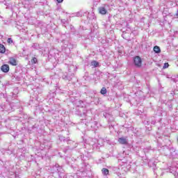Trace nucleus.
I'll use <instances>...</instances> for the list:
<instances>
[{
    "instance_id": "11",
    "label": "nucleus",
    "mask_w": 178,
    "mask_h": 178,
    "mask_svg": "<svg viewBox=\"0 0 178 178\" xmlns=\"http://www.w3.org/2000/svg\"><path fill=\"white\" fill-rule=\"evenodd\" d=\"M9 63L10 65H12V66H17V61H16L15 58H10Z\"/></svg>"
},
{
    "instance_id": "17",
    "label": "nucleus",
    "mask_w": 178,
    "mask_h": 178,
    "mask_svg": "<svg viewBox=\"0 0 178 178\" xmlns=\"http://www.w3.org/2000/svg\"><path fill=\"white\" fill-rule=\"evenodd\" d=\"M5 111L7 112H10V111H12V106L10 104H6L5 106Z\"/></svg>"
},
{
    "instance_id": "14",
    "label": "nucleus",
    "mask_w": 178,
    "mask_h": 178,
    "mask_svg": "<svg viewBox=\"0 0 178 178\" xmlns=\"http://www.w3.org/2000/svg\"><path fill=\"white\" fill-rule=\"evenodd\" d=\"M6 51V49L5 48V46L2 44H0V54H5Z\"/></svg>"
},
{
    "instance_id": "27",
    "label": "nucleus",
    "mask_w": 178,
    "mask_h": 178,
    "mask_svg": "<svg viewBox=\"0 0 178 178\" xmlns=\"http://www.w3.org/2000/svg\"><path fill=\"white\" fill-rule=\"evenodd\" d=\"M64 152H65V154H66V153L67 152V149H65L64 150Z\"/></svg>"
},
{
    "instance_id": "24",
    "label": "nucleus",
    "mask_w": 178,
    "mask_h": 178,
    "mask_svg": "<svg viewBox=\"0 0 178 178\" xmlns=\"http://www.w3.org/2000/svg\"><path fill=\"white\" fill-rule=\"evenodd\" d=\"M61 23H63V24H66L67 22L65 19H61Z\"/></svg>"
},
{
    "instance_id": "25",
    "label": "nucleus",
    "mask_w": 178,
    "mask_h": 178,
    "mask_svg": "<svg viewBox=\"0 0 178 178\" xmlns=\"http://www.w3.org/2000/svg\"><path fill=\"white\" fill-rule=\"evenodd\" d=\"M11 97H12V98H16L17 97V95H16L15 93H12Z\"/></svg>"
},
{
    "instance_id": "31",
    "label": "nucleus",
    "mask_w": 178,
    "mask_h": 178,
    "mask_svg": "<svg viewBox=\"0 0 178 178\" xmlns=\"http://www.w3.org/2000/svg\"><path fill=\"white\" fill-rule=\"evenodd\" d=\"M122 37H124V34H122Z\"/></svg>"
},
{
    "instance_id": "2",
    "label": "nucleus",
    "mask_w": 178,
    "mask_h": 178,
    "mask_svg": "<svg viewBox=\"0 0 178 178\" xmlns=\"http://www.w3.org/2000/svg\"><path fill=\"white\" fill-rule=\"evenodd\" d=\"M86 126H87L91 130H97L98 129V122L97 121H92V122H86Z\"/></svg>"
},
{
    "instance_id": "20",
    "label": "nucleus",
    "mask_w": 178,
    "mask_h": 178,
    "mask_svg": "<svg viewBox=\"0 0 178 178\" xmlns=\"http://www.w3.org/2000/svg\"><path fill=\"white\" fill-rule=\"evenodd\" d=\"M169 67V63H165L163 69H168Z\"/></svg>"
},
{
    "instance_id": "28",
    "label": "nucleus",
    "mask_w": 178,
    "mask_h": 178,
    "mask_svg": "<svg viewBox=\"0 0 178 178\" xmlns=\"http://www.w3.org/2000/svg\"><path fill=\"white\" fill-rule=\"evenodd\" d=\"M175 15L177 16V17H178V10H177V13Z\"/></svg>"
},
{
    "instance_id": "4",
    "label": "nucleus",
    "mask_w": 178,
    "mask_h": 178,
    "mask_svg": "<svg viewBox=\"0 0 178 178\" xmlns=\"http://www.w3.org/2000/svg\"><path fill=\"white\" fill-rule=\"evenodd\" d=\"M53 170H54V172L58 173L59 177L62 178V176L60 175H62V173H63V168H62V167H60L59 165V164H56L53 167Z\"/></svg>"
},
{
    "instance_id": "22",
    "label": "nucleus",
    "mask_w": 178,
    "mask_h": 178,
    "mask_svg": "<svg viewBox=\"0 0 178 178\" xmlns=\"http://www.w3.org/2000/svg\"><path fill=\"white\" fill-rule=\"evenodd\" d=\"M7 42H8V44H12L13 42V40H12L11 38H9L8 40H7Z\"/></svg>"
},
{
    "instance_id": "13",
    "label": "nucleus",
    "mask_w": 178,
    "mask_h": 178,
    "mask_svg": "<svg viewBox=\"0 0 178 178\" xmlns=\"http://www.w3.org/2000/svg\"><path fill=\"white\" fill-rule=\"evenodd\" d=\"M153 49L155 54H161V47L159 46H154Z\"/></svg>"
},
{
    "instance_id": "26",
    "label": "nucleus",
    "mask_w": 178,
    "mask_h": 178,
    "mask_svg": "<svg viewBox=\"0 0 178 178\" xmlns=\"http://www.w3.org/2000/svg\"><path fill=\"white\" fill-rule=\"evenodd\" d=\"M58 3H62L63 2V0H56Z\"/></svg>"
},
{
    "instance_id": "1",
    "label": "nucleus",
    "mask_w": 178,
    "mask_h": 178,
    "mask_svg": "<svg viewBox=\"0 0 178 178\" xmlns=\"http://www.w3.org/2000/svg\"><path fill=\"white\" fill-rule=\"evenodd\" d=\"M134 64L135 67H141L143 66V60L139 56H136L134 58Z\"/></svg>"
},
{
    "instance_id": "15",
    "label": "nucleus",
    "mask_w": 178,
    "mask_h": 178,
    "mask_svg": "<svg viewBox=\"0 0 178 178\" xmlns=\"http://www.w3.org/2000/svg\"><path fill=\"white\" fill-rule=\"evenodd\" d=\"M91 66H93V67H98V66H99V63L97 60H92L91 62Z\"/></svg>"
},
{
    "instance_id": "3",
    "label": "nucleus",
    "mask_w": 178,
    "mask_h": 178,
    "mask_svg": "<svg viewBox=\"0 0 178 178\" xmlns=\"http://www.w3.org/2000/svg\"><path fill=\"white\" fill-rule=\"evenodd\" d=\"M73 77H74V74L70 72H65L63 75V80H65V81H71Z\"/></svg>"
},
{
    "instance_id": "21",
    "label": "nucleus",
    "mask_w": 178,
    "mask_h": 178,
    "mask_svg": "<svg viewBox=\"0 0 178 178\" xmlns=\"http://www.w3.org/2000/svg\"><path fill=\"white\" fill-rule=\"evenodd\" d=\"M38 60L37 58L34 57L32 60H31V63H37Z\"/></svg>"
},
{
    "instance_id": "29",
    "label": "nucleus",
    "mask_w": 178,
    "mask_h": 178,
    "mask_svg": "<svg viewBox=\"0 0 178 178\" xmlns=\"http://www.w3.org/2000/svg\"><path fill=\"white\" fill-rule=\"evenodd\" d=\"M32 119H33L32 118H29V120H28L29 122H30Z\"/></svg>"
},
{
    "instance_id": "23",
    "label": "nucleus",
    "mask_w": 178,
    "mask_h": 178,
    "mask_svg": "<svg viewBox=\"0 0 178 178\" xmlns=\"http://www.w3.org/2000/svg\"><path fill=\"white\" fill-rule=\"evenodd\" d=\"M76 16L78 17H80L83 16V13H81V12H78V13H76Z\"/></svg>"
},
{
    "instance_id": "30",
    "label": "nucleus",
    "mask_w": 178,
    "mask_h": 178,
    "mask_svg": "<svg viewBox=\"0 0 178 178\" xmlns=\"http://www.w3.org/2000/svg\"><path fill=\"white\" fill-rule=\"evenodd\" d=\"M172 95H175V92H171Z\"/></svg>"
},
{
    "instance_id": "12",
    "label": "nucleus",
    "mask_w": 178,
    "mask_h": 178,
    "mask_svg": "<svg viewBox=\"0 0 178 178\" xmlns=\"http://www.w3.org/2000/svg\"><path fill=\"white\" fill-rule=\"evenodd\" d=\"M58 138L60 140V141H63V143H65V141H70V139L69 138H65V136H62V135H60L58 136Z\"/></svg>"
},
{
    "instance_id": "5",
    "label": "nucleus",
    "mask_w": 178,
    "mask_h": 178,
    "mask_svg": "<svg viewBox=\"0 0 178 178\" xmlns=\"http://www.w3.org/2000/svg\"><path fill=\"white\" fill-rule=\"evenodd\" d=\"M108 9H109L108 5H104V6L99 8V13L100 15H106L108 13Z\"/></svg>"
},
{
    "instance_id": "6",
    "label": "nucleus",
    "mask_w": 178,
    "mask_h": 178,
    "mask_svg": "<svg viewBox=\"0 0 178 178\" xmlns=\"http://www.w3.org/2000/svg\"><path fill=\"white\" fill-rule=\"evenodd\" d=\"M118 141L119 144H121L122 145H127V144H129V139H127V137L119 138Z\"/></svg>"
},
{
    "instance_id": "16",
    "label": "nucleus",
    "mask_w": 178,
    "mask_h": 178,
    "mask_svg": "<svg viewBox=\"0 0 178 178\" xmlns=\"http://www.w3.org/2000/svg\"><path fill=\"white\" fill-rule=\"evenodd\" d=\"M106 92H108V90H106V88H105V87H103L100 90V94H102V95H105L106 94Z\"/></svg>"
},
{
    "instance_id": "10",
    "label": "nucleus",
    "mask_w": 178,
    "mask_h": 178,
    "mask_svg": "<svg viewBox=\"0 0 178 178\" xmlns=\"http://www.w3.org/2000/svg\"><path fill=\"white\" fill-rule=\"evenodd\" d=\"M82 123H85L86 124V122H88V123H91L92 122V118L90 117V116H86L85 119H82Z\"/></svg>"
},
{
    "instance_id": "7",
    "label": "nucleus",
    "mask_w": 178,
    "mask_h": 178,
    "mask_svg": "<svg viewBox=\"0 0 178 178\" xmlns=\"http://www.w3.org/2000/svg\"><path fill=\"white\" fill-rule=\"evenodd\" d=\"M79 104L81 106V109H82V113L79 112V116H85V118H86V116H87V109L83 108H84V106H83V104H83V101H79Z\"/></svg>"
},
{
    "instance_id": "19",
    "label": "nucleus",
    "mask_w": 178,
    "mask_h": 178,
    "mask_svg": "<svg viewBox=\"0 0 178 178\" xmlns=\"http://www.w3.org/2000/svg\"><path fill=\"white\" fill-rule=\"evenodd\" d=\"M102 172L104 176H107V175H109V170H108L107 168H103L102 170Z\"/></svg>"
},
{
    "instance_id": "9",
    "label": "nucleus",
    "mask_w": 178,
    "mask_h": 178,
    "mask_svg": "<svg viewBox=\"0 0 178 178\" xmlns=\"http://www.w3.org/2000/svg\"><path fill=\"white\" fill-rule=\"evenodd\" d=\"M1 70L3 73H8L10 70L9 65L8 64H4L1 67Z\"/></svg>"
},
{
    "instance_id": "8",
    "label": "nucleus",
    "mask_w": 178,
    "mask_h": 178,
    "mask_svg": "<svg viewBox=\"0 0 178 178\" xmlns=\"http://www.w3.org/2000/svg\"><path fill=\"white\" fill-rule=\"evenodd\" d=\"M104 118H106V120H108V122H113L115 119L113 118V116H112V114L106 113L104 114Z\"/></svg>"
},
{
    "instance_id": "18",
    "label": "nucleus",
    "mask_w": 178,
    "mask_h": 178,
    "mask_svg": "<svg viewBox=\"0 0 178 178\" xmlns=\"http://www.w3.org/2000/svg\"><path fill=\"white\" fill-rule=\"evenodd\" d=\"M120 162H122V166H127L128 163H130V162H129L125 159H123L122 160H120Z\"/></svg>"
}]
</instances>
